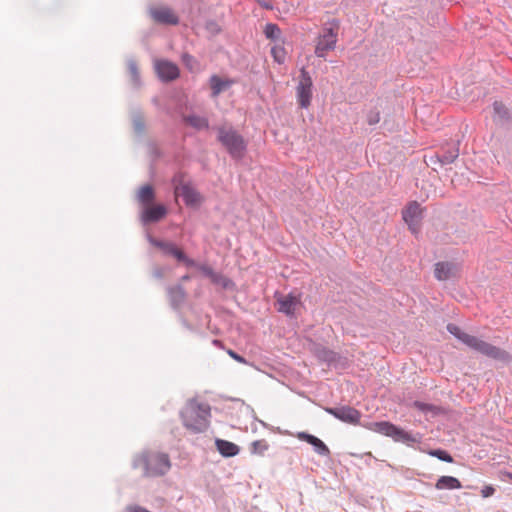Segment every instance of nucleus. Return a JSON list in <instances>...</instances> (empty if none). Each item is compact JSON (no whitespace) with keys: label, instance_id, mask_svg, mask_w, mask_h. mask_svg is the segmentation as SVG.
Masks as SVG:
<instances>
[{"label":"nucleus","instance_id":"1","mask_svg":"<svg viewBox=\"0 0 512 512\" xmlns=\"http://www.w3.org/2000/svg\"><path fill=\"white\" fill-rule=\"evenodd\" d=\"M447 331L472 350L488 358L501 362L510 360V355L505 350L462 331L460 327L453 323L447 325Z\"/></svg>","mask_w":512,"mask_h":512},{"label":"nucleus","instance_id":"2","mask_svg":"<svg viewBox=\"0 0 512 512\" xmlns=\"http://www.w3.org/2000/svg\"><path fill=\"white\" fill-rule=\"evenodd\" d=\"M180 417L185 428L192 433L205 432L209 427L211 408L205 402H198L191 399L180 412Z\"/></svg>","mask_w":512,"mask_h":512},{"label":"nucleus","instance_id":"3","mask_svg":"<svg viewBox=\"0 0 512 512\" xmlns=\"http://www.w3.org/2000/svg\"><path fill=\"white\" fill-rule=\"evenodd\" d=\"M133 467H142L144 476L158 477L170 470L171 463L166 453L147 451L134 458Z\"/></svg>","mask_w":512,"mask_h":512},{"label":"nucleus","instance_id":"4","mask_svg":"<svg viewBox=\"0 0 512 512\" xmlns=\"http://www.w3.org/2000/svg\"><path fill=\"white\" fill-rule=\"evenodd\" d=\"M218 141L226 148L227 152L234 159H242L247 145L242 135L232 127L220 126L217 128Z\"/></svg>","mask_w":512,"mask_h":512},{"label":"nucleus","instance_id":"5","mask_svg":"<svg viewBox=\"0 0 512 512\" xmlns=\"http://www.w3.org/2000/svg\"><path fill=\"white\" fill-rule=\"evenodd\" d=\"M339 31V21L332 19L323 25L317 38L315 46V55L318 58H326L327 53L336 48Z\"/></svg>","mask_w":512,"mask_h":512},{"label":"nucleus","instance_id":"6","mask_svg":"<svg viewBox=\"0 0 512 512\" xmlns=\"http://www.w3.org/2000/svg\"><path fill=\"white\" fill-rule=\"evenodd\" d=\"M372 429L379 434L391 437L394 441L404 443L408 446L420 443L422 439L419 433H409L388 421L374 422L372 423Z\"/></svg>","mask_w":512,"mask_h":512},{"label":"nucleus","instance_id":"7","mask_svg":"<svg viewBox=\"0 0 512 512\" xmlns=\"http://www.w3.org/2000/svg\"><path fill=\"white\" fill-rule=\"evenodd\" d=\"M313 81L310 73L303 67L300 70L299 82L296 87L297 102L301 108L307 109L312 100Z\"/></svg>","mask_w":512,"mask_h":512},{"label":"nucleus","instance_id":"8","mask_svg":"<svg viewBox=\"0 0 512 512\" xmlns=\"http://www.w3.org/2000/svg\"><path fill=\"white\" fill-rule=\"evenodd\" d=\"M147 240L151 245L161 249L165 255L173 256L177 261L182 262L185 265H195V260L187 257V255L174 243L156 239L150 234H147Z\"/></svg>","mask_w":512,"mask_h":512},{"label":"nucleus","instance_id":"9","mask_svg":"<svg viewBox=\"0 0 512 512\" xmlns=\"http://www.w3.org/2000/svg\"><path fill=\"white\" fill-rule=\"evenodd\" d=\"M173 183L175 185V194L182 197L186 206L194 207L201 203L200 193L190 184L182 183L180 176L176 175L173 178Z\"/></svg>","mask_w":512,"mask_h":512},{"label":"nucleus","instance_id":"10","mask_svg":"<svg viewBox=\"0 0 512 512\" xmlns=\"http://www.w3.org/2000/svg\"><path fill=\"white\" fill-rule=\"evenodd\" d=\"M325 411L336 419L348 424H357L361 417V413L351 406L327 407Z\"/></svg>","mask_w":512,"mask_h":512},{"label":"nucleus","instance_id":"11","mask_svg":"<svg viewBox=\"0 0 512 512\" xmlns=\"http://www.w3.org/2000/svg\"><path fill=\"white\" fill-rule=\"evenodd\" d=\"M423 209L416 201L409 203L405 210H403V219L407 223L409 229L413 233H417L422 219Z\"/></svg>","mask_w":512,"mask_h":512},{"label":"nucleus","instance_id":"12","mask_svg":"<svg viewBox=\"0 0 512 512\" xmlns=\"http://www.w3.org/2000/svg\"><path fill=\"white\" fill-rule=\"evenodd\" d=\"M274 297L278 305V312L283 313L288 317H293L295 315L296 307L300 304V299L298 297L292 293L283 295L279 292H276Z\"/></svg>","mask_w":512,"mask_h":512},{"label":"nucleus","instance_id":"13","mask_svg":"<svg viewBox=\"0 0 512 512\" xmlns=\"http://www.w3.org/2000/svg\"><path fill=\"white\" fill-rule=\"evenodd\" d=\"M155 70L159 79L163 82L173 81L180 75L178 66L167 60H157Z\"/></svg>","mask_w":512,"mask_h":512},{"label":"nucleus","instance_id":"14","mask_svg":"<svg viewBox=\"0 0 512 512\" xmlns=\"http://www.w3.org/2000/svg\"><path fill=\"white\" fill-rule=\"evenodd\" d=\"M167 214V208L163 204L145 206L142 214L141 221L143 224L155 223L163 219Z\"/></svg>","mask_w":512,"mask_h":512},{"label":"nucleus","instance_id":"15","mask_svg":"<svg viewBox=\"0 0 512 512\" xmlns=\"http://www.w3.org/2000/svg\"><path fill=\"white\" fill-rule=\"evenodd\" d=\"M493 121L499 126H512V111L502 102L495 101L493 103Z\"/></svg>","mask_w":512,"mask_h":512},{"label":"nucleus","instance_id":"16","mask_svg":"<svg viewBox=\"0 0 512 512\" xmlns=\"http://www.w3.org/2000/svg\"><path fill=\"white\" fill-rule=\"evenodd\" d=\"M459 266L456 263L443 261L435 264L434 275L439 281H445L457 276Z\"/></svg>","mask_w":512,"mask_h":512},{"label":"nucleus","instance_id":"17","mask_svg":"<svg viewBox=\"0 0 512 512\" xmlns=\"http://www.w3.org/2000/svg\"><path fill=\"white\" fill-rule=\"evenodd\" d=\"M296 437L299 440L305 441L308 444H310L313 447L314 451L318 455L324 456V457L330 456V450H329L328 446L318 437H316L312 434H309L307 432H298L296 434Z\"/></svg>","mask_w":512,"mask_h":512},{"label":"nucleus","instance_id":"18","mask_svg":"<svg viewBox=\"0 0 512 512\" xmlns=\"http://www.w3.org/2000/svg\"><path fill=\"white\" fill-rule=\"evenodd\" d=\"M187 267H195L197 268L205 277L209 278L212 283L219 284L224 288H227L230 280L220 273H217L207 264L197 263L195 261V265H186Z\"/></svg>","mask_w":512,"mask_h":512},{"label":"nucleus","instance_id":"19","mask_svg":"<svg viewBox=\"0 0 512 512\" xmlns=\"http://www.w3.org/2000/svg\"><path fill=\"white\" fill-rule=\"evenodd\" d=\"M150 15L154 21L160 24L177 25L179 23L178 17L172 12L171 9L166 7L151 8Z\"/></svg>","mask_w":512,"mask_h":512},{"label":"nucleus","instance_id":"20","mask_svg":"<svg viewBox=\"0 0 512 512\" xmlns=\"http://www.w3.org/2000/svg\"><path fill=\"white\" fill-rule=\"evenodd\" d=\"M235 83V80L229 79V78H221L220 76L213 74L209 78V86L211 88V97L216 98L221 93L228 90L233 84Z\"/></svg>","mask_w":512,"mask_h":512},{"label":"nucleus","instance_id":"21","mask_svg":"<svg viewBox=\"0 0 512 512\" xmlns=\"http://www.w3.org/2000/svg\"><path fill=\"white\" fill-rule=\"evenodd\" d=\"M168 297L173 308H178L185 301L186 292L181 284L167 288Z\"/></svg>","mask_w":512,"mask_h":512},{"label":"nucleus","instance_id":"22","mask_svg":"<svg viewBox=\"0 0 512 512\" xmlns=\"http://www.w3.org/2000/svg\"><path fill=\"white\" fill-rule=\"evenodd\" d=\"M215 445H216V448H217L218 452L223 457H234L240 451L238 445H236L233 442H230V441H227V440H223V439H218L217 438L215 440Z\"/></svg>","mask_w":512,"mask_h":512},{"label":"nucleus","instance_id":"23","mask_svg":"<svg viewBox=\"0 0 512 512\" xmlns=\"http://www.w3.org/2000/svg\"><path fill=\"white\" fill-rule=\"evenodd\" d=\"M437 490H455L462 488L461 482L453 476H441L435 483Z\"/></svg>","mask_w":512,"mask_h":512},{"label":"nucleus","instance_id":"24","mask_svg":"<svg viewBox=\"0 0 512 512\" xmlns=\"http://www.w3.org/2000/svg\"><path fill=\"white\" fill-rule=\"evenodd\" d=\"M155 199V192L151 185L147 184L142 186L137 194V200L139 203H141L144 207L151 205Z\"/></svg>","mask_w":512,"mask_h":512},{"label":"nucleus","instance_id":"25","mask_svg":"<svg viewBox=\"0 0 512 512\" xmlns=\"http://www.w3.org/2000/svg\"><path fill=\"white\" fill-rule=\"evenodd\" d=\"M183 120L185 123L197 130L208 129L209 127L208 119L202 116L191 114L184 116Z\"/></svg>","mask_w":512,"mask_h":512},{"label":"nucleus","instance_id":"26","mask_svg":"<svg viewBox=\"0 0 512 512\" xmlns=\"http://www.w3.org/2000/svg\"><path fill=\"white\" fill-rule=\"evenodd\" d=\"M459 156V148L457 146L450 147L442 154L437 155V161L442 165L453 163Z\"/></svg>","mask_w":512,"mask_h":512},{"label":"nucleus","instance_id":"27","mask_svg":"<svg viewBox=\"0 0 512 512\" xmlns=\"http://www.w3.org/2000/svg\"><path fill=\"white\" fill-rule=\"evenodd\" d=\"M133 128L135 133L142 134L145 130L144 116L140 110L131 113Z\"/></svg>","mask_w":512,"mask_h":512},{"label":"nucleus","instance_id":"28","mask_svg":"<svg viewBox=\"0 0 512 512\" xmlns=\"http://www.w3.org/2000/svg\"><path fill=\"white\" fill-rule=\"evenodd\" d=\"M264 35L267 39L277 41L281 38L282 32L277 24L267 23L264 28Z\"/></svg>","mask_w":512,"mask_h":512},{"label":"nucleus","instance_id":"29","mask_svg":"<svg viewBox=\"0 0 512 512\" xmlns=\"http://www.w3.org/2000/svg\"><path fill=\"white\" fill-rule=\"evenodd\" d=\"M318 358L324 362H327L328 364H332V363H335L336 360L339 358V355L328 349V348H321L320 350H318Z\"/></svg>","mask_w":512,"mask_h":512},{"label":"nucleus","instance_id":"30","mask_svg":"<svg viewBox=\"0 0 512 512\" xmlns=\"http://www.w3.org/2000/svg\"><path fill=\"white\" fill-rule=\"evenodd\" d=\"M269 449V444L266 440H256L251 443L250 451L252 454L256 455H264V453Z\"/></svg>","mask_w":512,"mask_h":512},{"label":"nucleus","instance_id":"31","mask_svg":"<svg viewBox=\"0 0 512 512\" xmlns=\"http://www.w3.org/2000/svg\"><path fill=\"white\" fill-rule=\"evenodd\" d=\"M428 454L447 463H452L454 461L453 457L446 450L443 449H431L428 451Z\"/></svg>","mask_w":512,"mask_h":512},{"label":"nucleus","instance_id":"32","mask_svg":"<svg viewBox=\"0 0 512 512\" xmlns=\"http://www.w3.org/2000/svg\"><path fill=\"white\" fill-rule=\"evenodd\" d=\"M128 70L130 72L133 83L138 86L140 84V75L137 67V63L134 59L127 60Z\"/></svg>","mask_w":512,"mask_h":512},{"label":"nucleus","instance_id":"33","mask_svg":"<svg viewBox=\"0 0 512 512\" xmlns=\"http://www.w3.org/2000/svg\"><path fill=\"white\" fill-rule=\"evenodd\" d=\"M271 54L274 58V60L281 64L284 62L285 60V51H284V48L283 47H278V46H275L271 49Z\"/></svg>","mask_w":512,"mask_h":512},{"label":"nucleus","instance_id":"34","mask_svg":"<svg viewBox=\"0 0 512 512\" xmlns=\"http://www.w3.org/2000/svg\"><path fill=\"white\" fill-rule=\"evenodd\" d=\"M413 405L419 411H422V412H425V413L433 411L435 409V407L433 405L425 403V402H421V401H415Z\"/></svg>","mask_w":512,"mask_h":512},{"label":"nucleus","instance_id":"35","mask_svg":"<svg viewBox=\"0 0 512 512\" xmlns=\"http://www.w3.org/2000/svg\"><path fill=\"white\" fill-rule=\"evenodd\" d=\"M182 62L189 70H192L193 64L195 63V58L188 53H184L182 55Z\"/></svg>","mask_w":512,"mask_h":512},{"label":"nucleus","instance_id":"36","mask_svg":"<svg viewBox=\"0 0 512 512\" xmlns=\"http://www.w3.org/2000/svg\"><path fill=\"white\" fill-rule=\"evenodd\" d=\"M380 121V113L378 111H370L367 115L369 125H375Z\"/></svg>","mask_w":512,"mask_h":512},{"label":"nucleus","instance_id":"37","mask_svg":"<svg viewBox=\"0 0 512 512\" xmlns=\"http://www.w3.org/2000/svg\"><path fill=\"white\" fill-rule=\"evenodd\" d=\"M495 493V488L492 485H485L481 489V495L483 498H488Z\"/></svg>","mask_w":512,"mask_h":512},{"label":"nucleus","instance_id":"38","mask_svg":"<svg viewBox=\"0 0 512 512\" xmlns=\"http://www.w3.org/2000/svg\"><path fill=\"white\" fill-rule=\"evenodd\" d=\"M257 3L266 10L273 9V5L270 0H257Z\"/></svg>","mask_w":512,"mask_h":512},{"label":"nucleus","instance_id":"39","mask_svg":"<svg viewBox=\"0 0 512 512\" xmlns=\"http://www.w3.org/2000/svg\"><path fill=\"white\" fill-rule=\"evenodd\" d=\"M229 355L235 359L236 361L240 362V363H244L245 362V359L240 356L239 354H237L236 352L232 351V350H229Z\"/></svg>","mask_w":512,"mask_h":512},{"label":"nucleus","instance_id":"40","mask_svg":"<svg viewBox=\"0 0 512 512\" xmlns=\"http://www.w3.org/2000/svg\"><path fill=\"white\" fill-rule=\"evenodd\" d=\"M153 275H154V277L161 279L164 276V271L162 268H157L154 270Z\"/></svg>","mask_w":512,"mask_h":512},{"label":"nucleus","instance_id":"41","mask_svg":"<svg viewBox=\"0 0 512 512\" xmlns=\"http://www.w3.org/2000/svg\"><path fill=\"white\" fill-rule=\"evenodd\" d=\"M191 279V276L189 274H185L181 277V281L182 282H186V281H189Z\"/></svg>","mask_w":512,"mask_h":512},{"label":"nucleus","instance_id":"42","mask_svg":"<svg viewBox=\"0 0 512 512\" xmlns=\"http://www.w3.org/2000/svg\"><path fill=\"white\" fill-rule=\"evenodd\" d=\"M213 344L219 346L221 344L220 340H213Z\"/></svg>","mask_w":512,"mask_h":512}]
</instances>
